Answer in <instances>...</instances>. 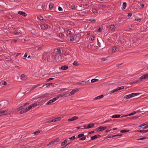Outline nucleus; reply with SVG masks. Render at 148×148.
I'll return each mask as SVG.
<instances>
[{
    "label": "nucleus",
    "instance_id": "37",
    "mask_svg": "<svg viewBox=\"0 0 148 148\" xmlns=\"http://www.w3.org/2000/svg\"><path fill=\"white\" fill-rule=\"evenodd\" d=\"M73 64L74 65H75V66H77L78 65L77 62L76 61H75L73 62Z\"/></svg>",
    "mask_w": 148,
    "mask_h": 148
},
{
    "label": "nucleus",
    "instance_id": "1",
    "mask_svg": "<svg viewBox=\"0 0 148 148\" xmlns=\"http://www.w3.org/2000/svg\"><path fill=\"white\" fill-rule=\"evenodd\" d=\"M148 78V74H145L142 76L140 77L139 78V81L143 80L144 79H146Z\"/></svg>",
    "mask_w": 148,
    "mask_h": 148
},
{
    "label": "nucleus",
    "instance_id": "44",
    "mask_svg": "<svg viewBox=\"0 0 148 148\" xmlns=\"http://www.w3.org/2000/svg\"><path fill=\"white\" fill-rule=\"evenodd\" d=\"M53 7V5L52 4H50L49 5V9H51Z\"/></svg>",
    "mask_w": 148,
    "mask_h": 148
},
{
    "label": "nucleus",
    "instance_id": "48",
    "mask_svg": "<svg viewBox=\"0 0 148 148\" xmlns=\"http://www.w3.org/2000/svg\"><path fill=\"white\" fill-rule=\"evenodd\" d=\"M19 33L20 34H21V33L20 32L19 33L17 31H15L14 32V34L16 35H18L19 34Z\"/></svg>",
    "mask_w": 148,
    "mask_h": 148
},
{
    "label": "nucleus",
    "instance_id": "11",
    "mask_svg": "<svg viewBox=\"0 0 148 148\" xmlns=\"http://www.w3.org/2000/svg\"><path fill=\"white\" fill-rule=\"evenodd\" d=\"M94 126V123H91L89 124L87 127V129H89L91 127H92Z\"/></svg>",
    "mask_w": 148,
    "mask_h": 148
},
{
    "label": "nucleus",
    "instance_id": "7",
    "mask_svg": "<svg viewBox=\"0 0 148 148\" xmlns=\"http://www.w3.org/2000/svg\"><path fill=\"white\" fill-rule=\"evenodd\" d=\"M79 90V89L78 88H76L74 90H72L70 92V93L71 95H74L76 92H78Z\"/></svg>",
    "mask_w": 148,
    "mask_h": 148
},
{
    "label": "nucleus",
    "instance_id": "21",
    "mask_svg": "<svg viewBox=\"0 0 148 148\" xmlns=\"http://www.w3.org/2000/svg\"><path fill=\"white\" fill-rule=\"evenodd\" d=\"M53 140L54 141V143L55 144V143H57V142H58L60 140V139H59V138H57L54 139H53Z\"/></svg>",
    "mask_w": 148,
    "mask_h": 148
},
{
    "label": "nucleus",
    "instance_id": "62",
    "mask_svg": "<svg viewBox=\"0 0 148 148\" xmlns=\"http://www.w3.org/2000/svg\"><path fill=\"white\" fill-rule=\"evenodd\" d=\"M106 60V58H102L101 59V60L102 61H105Z\"/></svg>",
    "mask_w": 148,
    "mask_h": 148
},
{
    "label": "nucleus",
    "instance_id": "13",
    "mask_svg": "<svg viewBox=\"0 0 148 148\" xmlns=\"http://www.w3.org/2000/svg\"><path fill=\"white\" fill-rule=\"evenodd\" d=\"M41 28L43 29H45L48 28V26L47 25H42L41 26Z\"/></svg>",
    "mask_w": 148,
    "mask_h": 148
},
{
    "label": "nucleus",
    "instance_id": "30",
    "mask_svg": "<svg viewBox=\"0 0 148 148\" xmlns=\"http://www.w3.org/2000/svg\"><path fill=\"white\" fill-rule=\"evenodd\" d=\"M38 18L42 22H43V18L42 16H39Z\"/></svg>",
    "mask_w": 148,
    "mask_h": 148
},
{
    "label": "nucleus",
    "instance_id": "58",
    "mask_svg": "<svg viewBox=\"0 0 148 148\" xmlns=\"http://www.w3.org/2000/svg\"><path fill=\"white\" fill-rule=\"evenodd\" d=\"M94 132V131H92L90 132H88V134H91L93 133Z\"/></svg>",
    "mask_w": 148,
    "mask_h": 148
},
{
    "label": "nucleus",
    "instance_id": "64",
    "mask_svg": "<svg viewBox=\"0 0 148 148\" xmlns=\"http://www.w3.org/2000/svg\"><path fill=\"white\" fill-rule=\"evenodd\" d=\"M71 8L73 9H74L75 8V5H71Z\"/></svg>",
    "mask_w": 148,
    "mask_h": 148
},
{
    "label": "nucleus",
    "instance_id": "27",
    "mask_svg": "<svg viewBox=\"0 0 148 148\" xmlns=\"http://www.w3.org/2000/svg\"><path fill=\"white\" fill-rule=\"evenodd\" d=\"M32 107L31 105H30L28 107V108H27L25 109H26L27 110V111L31 109L32 108Z\"/></svg>",
    "mask_w": 148,
    "mask_h": 148
},
{
    "label": "nucleus",
    "instance_id": "34",
    "mask_svg": "<svg viewBox=\"0 0 148 148\" xmlns=\"http://www.w3.org/2000/svg\"><path fill=\"white\" fill-rule=\"evenodd\" d=\"M86 136H85L82 138H81L79 139V140H84L86 139Z\"/></svg>",
    "mask_w": 148,
    "mask_h": 148
},
{
    "label": "nucleus",
    "instance_id": "29",
    "mask_svg": "<svg viewBox=\"0 0 148 148\" xmlns=\"http://www.w3.org/2000/svg\"><path fill=\"white\" fill-rule=\"evenodd\" d=\"M67 141L66 140H64L63 142L61 143V145L63 146L65 144L67 143Z\"/></svg>",
    "mask_w": 148,
    "mask_h": 148
},
{
    "label": "nucleus",
    "instance_id": "9",
    "mask_svg": "<svg viewBox=\"0 0 148 148\" xmlns=\"http://www.w3.org/2000/svg\"><path fill=\"white\" fill-rule=\"evenodd\" d=\"M18 13L24 16H27V14L23 11H19L18 12Z\"/></svg>",
    "mask_w": 148,
    "mask_h": 148
},
{
    "label": "nucleus",
    "instance_id": "2",
    "mask_svg": "<svg viewBox=\"0 0 148 148\" xmlns=\"http://www.w3.org/2000/svg\"><path fill=\"white\" fill-rule=\"evenodd\" d=\"M50 94L49 93H46L41 96L39 97V98L41 99H43L44 98L48 97L50 96Z\"/></svg>",
    "mask_w": 148,
    "mask_h": 148
},
{
    "label": "nucleus",
    "instance_id": "8",
    "mask_svg": "<svg viewBox=\"0 0 148 148\" xmlns=\"http://www.w3.org/2000/svg\"><path fill=\"white\" fill-rule=\"evenodd\" d=\"M104 96L103 95H101L100 96H98L94 98V100H96L98 99H99L101 98H102L104 97Z\"/></svg>",
    "mask_w": 148,
    "mask_h": 148
},
{
    "label": "nucleus",
    "instance_id": "24",
    "mask_svg": "<svg viewBox=\"0 0 148 148\" xmlns=\"http://www.w3.org/2000/svg\"><path fill=\"white\" fill-rule=\"evenodd\" d=\"M126 2H124L123 4V7H122V9H125L126 6Z\"/></svg>",
    "mask_w": 148,
    "mask_h": 148
},
{
    "label": "nucleus",
    "instance_id": "59",
    "mask_svg": "<svg viewBox=\"0 0 148 148\" xmlns=\"http://www.w3.org/2000/svg\"><path fill=\"white\" fill-rule=\"evenodd\" d=\"M91 22H94L95 21V19H91L89 20Z\"/></svg>",
    "mask_w": 148,
    "mask_h": 148
},
{
    "label": "nucleus",
    "instance_id": "47",
    "mask_svg": "<svg viewBox=\"0 0 148 148\" xmlns=\"http://www.w3.org/2000/svg\"><path fill=\"white\" fill-rule=\"evenodd\" d=\"M70 40L71 41H73L74 40V38L73 36H71L70 37Z\"/></svg>",
    "mask_w": 148,
    "mask_h": 148
},
{
    "label": "nucleus",
    "instance_id": "33",
    "mask_svg": "<svg viewBox=\"0 0 148 148\" xmlns=\"http://www.w3.org/2000/svg\"><path fill=\"white\" fill-rule=\"evenodd\" d=\"M118 90H117V88L116 89H114V90H113L111 91V93H113L114 92H116Z\"/></svg>",
    "mask_w": 148,
    "mask_h": 148
},
{
    "label": "nucleus",
    "instance_id": "41",
    "mask_svg": "<svg viewBox=\"0 0 148 148\" xmlns=\"http://www.w3.org/2000/svg\"><path fill=\"white\" fill-rule=\"evenodd\" d=\"M1 83L3 85H6L7 84V83L5 81L2 82Z\"/></svg>",
    "mask_w": 148,
    "mask_h": 148
},
{
    "label": "nucleus",
    "instance_id": "63",
    "mask_svg": "<svg viewBox=\"0 0 148 148\" xmlns=\"http://www.w3.org/2000/svg\"><path fill=\"white\" fill-rule=\"evenodd\" d=\"M27 53H25V54L24 55V58H26V57H27Z\"/></svg>",
    "mask_w": 148,
    "mask_h": 148
},
{
    "label": "nucleus",
    "instance_id": "3",
    "mask_svg": "<svg viewBox=\"0 0 148 148\" xmlns=\"http://www.w3.org/2000/svg\"><path fill=\"white\" fill-rule=\"evenodd\" d=\"M107 127L106 126H105V127H102V126H100L98 127V129L97 130V132H99L101 131L102 130H103L107 128Z\"/></svg>",
    "mask_w": 148,
    "mask_h": 148
},
{
    "label": "nucleus",
    "instance_id": "26",
    "mask_svg": "<svg viewBox=\"0 0 148 148\" xmlns=\"http://www.w3.org/2000/svg\"><path fill=\"white\" fill-rule=\"evenodd\" d=\"M129 131V130H122L120 131L121 132V133H125L128 132Z\"/></svg>",
    "mask_w": 148,
    "mask_h": 148
},
{
    "label": "nucleus",
    "instance_id": "46",
    "mask_svg": "<svg viewBox=\"0 0 148 148\" xmlns=\"http://www.w3.org/2000/svg\"><path fill=\"white\" fill-rule=\"evenodd\" d=\"M146 137H143L142 138H140L137 139V140H142L144 139H146Z\"/></svg>",
    "mask_w": 148,
    "mask_h": 148
},
{
    "label": "nucleus",
    "instance_id": "28",
    "mask_svg": "<svg viewBox=\"0 0 148 148\" xmlns=\"http://www.w3.org/2000/svg\"><path fill=\"white\" fill-rule=\"evenodd\" d=\"M60 97V95H58V96L56 97H55V98H53V100H54L55 101L56 100L58 99Z\"/></svg>",
    "mask_w": 148,
    "mask_h": 148
},
{
    "label": "nucleus",
    "instance_id": "6",
    "mask_svg": "<svg viewBox=\"0 0 148 148\" xmlns=\"http://www.w3.org/2000/svg\"><path fill=\"white\" fill-rule=\"evenodd\" d=\"M97 136H99V137L101 136L99 134H97V135H95L94 136H92L91 137V139L90 140H95V139L98 138V137Z\"/></svg>",
    "mask_w": 148,
    "mask_h": 148
},
{
    "label": "nucleus",
    "instance_id": "4",
    "mask_svg": "<svg viewBox=\"0 0 148 148\" xmlns=\"http://www.w3.org/2000/svg\"><path fill=\"white\" fill-rule=\"evenodd\" d=\"M79 117L77 116H74L73 117H72L70 119H69L68 120V121H74L75 120H77L78 119Z\"/></svg>",
    "mask_w": 148,
    "mask_h": 148
},
{
    "label": "nucleus",
    "instance_id": "12",
    "mask_svg": "<svg viewBox=\"0 0 148 148\" xmlns=\"http://www.w3.org/2000/svg\"><path fill=\"white\" fill-rule=\"evenodd\" d=\"M136 113V112L135 111H134L132 113H130L128 115H123V116H121V118H123L124 117H125V116H131V115H132L134 114H135Z\"/></svg>",
    "mask_w": 148,
    "mask_h": 148
},
{
    "label": "nucleus",
    "instance_id": "51",
    "mask_svg": "<svg viewBox=\"0 0 148 148\" xmlns=\"http://www.w3.org/2000/svg\"><path fill=\"white\" fill-rule=\"evenodd\" d=\"M147 125V123H143V124L140 125L139 126V127H143V126H144V125Z\"/></svg>",
    "mask_w": 148,
    "mask_h": 148
},
{
    "label": "nucleus",
    "instance_id": "17",
    "mask_svg": "<svg viewBox=\"0 0 148 148\" xmlns=\"http://www.w3.org/2000/svg\"><path fill=\"white\" fill-rule=\"evenodd\" d=\"M132 97L131 94L128 95H126L124 97V98H126L127 99H130Z\"/></svg>",
    "mask_w": 148,
    "mask_h": 148
},
{
    "label": "nucleus",
    "instance_id": "43",
    "mask_svg": "<svg viewBox=\"0 0 148 148\" xmlns=\"http://www.w3.org/2000/svg\"><path fill=\"white\" fill-rule=\"evenodd\" d=\"M57 52L58 53H61V50L60 49L58 48L57 49Z\"/></svg>",
    "mask_w": 148,
    "mask_h": 148
},
{
    "label": "nucleus",
    "instance_id": "40",
    "mask_svg": "<svg viewBox=\"0 0 148 148\" xmlns=\"http://www.w3.org/2000/svg\"><path fill=\"white\" fill-rule=\"evenodd\" d=\"M122 135V134H116V135H113L112 136V137H115V136H121Z\"/></svg>",
    "mask_w": 148,
    "mask_h": 148
},
{
    "label": "nucleus",
    "instance_id": "45",
    "mask_svg": "<svg viewBox=\"0 0 148 148\" xmlns=\"http://www.w3.org/2000/svg\"><path fill=\"white\" fill-rule=\"evenodd\" d=\"M53 79H54V78H50L47 79L46 82H47L49 81L50 80Z\"/></svg>",
    "mask_w": 148,
    "mask_h": 148
},
{
    "label": "nucleus",
    "instance_id": "25",
    "mask_svg": "<svg viewBox=\"0 0 148 148\" xmlns=\"http://www.w3.org/2000/svg\"><path fill=\"white\" fill-rule=\"evenodd\" d=\"M27 109H25L24 110H21L20 112V113L21 114H23V113H25V112H27Z\"/></svg>",
    "mask_w": 148,
    "mask_h": 148
},
{
    "label": "nucleus",
    "instance_id": "56",
    "mask_svg": "<svg viewBox=\"0 0 148 148\" xmlns=\"http://www.w3.org/2000/svg\"><path fill=\"white\" fill-rule=\"evenodd\" d=\"M66 94H59V95H60V97H62L63 96H64Z\"/></svg>",
    "mask_w": 148,
    "mask_h": 148
},
{
    "label": "nucleus",
    "instance_id": "31",
    "mask_svg": "<svg viewBox=\"0 0 148 148\" xmlns=\"http://www.w3.org/2000/svg\"><path fill=\"white\" fill-rule=\"evenodd\" d=\"M84 136V134H79L78 136V138H81L83 136Z\"/></svg>",
    "mask_w": 148,
    "mask_h": 148
},
{
    "label": "nucleus",
    "instance_id": "55",
    "mask_svg": "<svg viewBox=\"0 0 148 148\" xmlns=\"http://www.w3.org/2000/svg\"><path fill=\"white\" fill-rule=\"evenodd\" d=\"M58 9L60 11H61L62 10V8L61 7H58Z\"/></svg>",
    "mask_w": 148,
    "mask_h": 148
},
{
    "label": "nucleus",
    "instance_id": "57",
    "mask_svg": "<svg viewBox=\"0 0 148 148\" xmlns=\"http://www.w3.org/2000/svg\"><path fill=\"white\" fill-rule=\"evenodd\" d=\"M59 36L60 37H62L63 36V34L62 33H60L59 34Z\"/></svg>",
    "mask_w": 148,
    "mask_h": 148
},
{
    "label": "nucleus",
    "instance_id": "38",
    "mask_svg": "<svg viewBox=\"0 0 148 148\" xmlns=\"http://www.w3.org/2000/svg\"><path fill=\"white\" fill-rule=\"evenodd\" d=\"M31 105L32 107H34V106H36L37 105V103H34L31 104Z\"/></svg>",
    "mask_w": 148,
    "mask_h": 148
},
{
    "label": "nucleus",
    "instance_id": "52",
    "mask_svg": "<svg viewBox=\"0 0 148 148\" xmlns=\"http://www.w3.org/2000/svg\"><path fill=\"white\" fill-rule=\"evenodd\" d=\"M141 20V19L140 18H136L135 20L136 21H140Z\"/></svg>",
    "mask_w": 148,
    "mask_h": 148
},
{
    "label": "nucleus",
    "instance_id": "42",
    "mask_svg": "<svg viewBox=\"0 0 148 148\" xmlns=\"http://www.w3.org/2000/svg\"><path fill=\"white\" fill-rule=\"evenodd\" d=\"M124 88V87L123 86H122L121 87H118L117 88V90H120L121 89H123V88Z\"/></svg>",
    "mask_w": 148,
    "mask_h": 148
},
{
    "label": "nucleus",
    "instance_id": "14",
    "mask_svg": "<svg viewBox=\"0 0 148 148\" xmlns=\"http://www.w3.org/2000/svg\"><path fill=\"white\" fill-rule=\"evenodd\" d=\"M121 116V115L120 114H115L112 115L111 117L113 118H119Z\"/></svg>",
    "mask_w": 148,
    "mask_h": 148
},
{
    "label": "nucleus",
    "instance_id": "19",
    "mask_svg": "<svg viewBox=\"0 0 148 148\" xmlns=\"http://www.w3.org/2000/svg\"><path fill=\"white\" fill-rule=\"evenodd\" d=\"M147 131V130H138L137 131L140 132V133H146L147 132H148V131Z\"/></svg>",
    "mask_w": 148,
    "mask_h": 148
},
{
    "label": "nucleus",
    "instance_id": "20",
    "mask_svg": "<svg viewBox=\"0 0 148 148\" xmlns=\"http://www.w3.org/2000/svg\"><path fill=\"white\" fill-rule=\"evenodd\" d=\"M99 81V80L97 79H93L91 80V82L92 83H94L95 82H97Z\"/></svg>",
    "mask_w": 148,
    "mask_h": 148
},
{
    "label": "nucleus",
    "instance_id": "36",
    "mask_svg": "<svg viewBox=\"0 0 148 148\" xmlns=\"http://www.w3.org/2000/svg\"><path fill=\"white\" fill-rule=\"evenodd\" d=\"M75 136H73L71 138H69V139L70 140H74L75 138Z\"/></svg>",
    "mask_w": 148,
    "mask_h": 148
},
{
    "label": "nucleus",
    "instance_id": "5",
    "mask_svg": "<svg viewBox=\"0 0 148 148\" xmlns=\"http://www.w3.org/2000/svg\"><path fill=\"white\" fill-rule=\"evenodd\" d=\"M109 29L111 31H114L116 27L114 24H111L109 26Z\"/></svg>",
    "mask_w": 148,
    "mask_h": 148
},
{
    "label": "nucleus",
    "instance_id": "23",
    "mask_svg": "<svg viewBox=\"0 0 148 148\" xmlns=\"http://www.w3.org/2000/svg\"><path fill=\"white\" fill-rule=\"evenodd\" d=\"M53 84H54L52 83L47 84H45V85H43L41 87H44L45 86H47V87L48 86H49L50 85H53Z\"/></svg>",
    "mask_w": 148,
    "mask_h": 148
},
{
    "label": "nucleus",
    "instance_id": "61",
    "mask_svg": "<svg viewBox=\"0 0 148 148\" xmlns=\"http://www.w3.org/2000/svg\"><path fill=\"white\" fill-rule=\"evenodd\" d=\"M95 38V37L94 36H92V37L91 38V39L92 40H94Z\"/></svg>",
    "mask_w": 148,
    "mask_h": 148
},
{
    "label": "nucleus",
    "instance_id": "18",
    "mask_svg": "<svg viewBox=\"0 0 148 148\" xmlns=\"http://www.w3.org/2000/svg\"><path fill=\"white\" fill-rule=\"evenodd\" d=\"M140 94H141V93H140ZM139 93H133L131 94V95L132 97H133L136 96H137V95H139Z\"/></svg>",
    "mask_w": 148,
    "mask_h": 148
},
{
    "label": "nucleus",
    "instance_id": "15",
    "mask_svg": "<svg viewBox=\"0 0 148 148\" xmlns=\"http://www.w3.org/2000/svg\"><path fill=\"white\" fill-rule=\"evenodd\" d=\"M54 101H55L53 100V99H52L50 100H49V101H48L46 104V105H50L52 103H53Z\"/></svg>",
    "mask_w": 148,
    "mask_h": 148
},
{
    "label": "nucleus",
    "instance_id": "39",
    "mask_svg": "<svg viewBox=\"0 0 148 148\" xmlns=\"http://www.w3.org/2000/svg\"><path fill=\"white\" fill-rule=\"evenodd\" d=\"M40 132V131L39 130H38L37 131H36L34 132V134L35 135H37L38 133H39Z\"/></svg>",
    "mask_w": 148,
    "mask_h": 148
},
{
    "label": "nucleus",
    "instance_id": "32",
    "mask_svg": "<svg viewBox=\"0 0 148 148\" xmlns=\"http://www.w3.org/2000/svg\"><path fill=\"white\" fill-rule=\"evenodd\" d=\"M62 119L60 117H59L55 119V120H56V121H60Z\"/></svg>",
    "mask_w": 148,
    "mask_h": 148
},
{
    "label": "nucleus",
    "instance_id": "50",
    "mask_svg": "<svg viewBox=\"0 0 148 148\" xmlns=\"http://www.w3.org/2000/svg\"><path fill=\"white\" fill-rule=\"evenodd\" d=\"M89 81V80H88L87 79H85L84 81H82V82L85 83H86L88 82Z\"/></svg>",
    "mask_w": 148,
    "mask_h": 148
},
{
    "label": "nucleus",
    "instance_id": "54",
    "mask_svg": "<svg viewBox=\"0 0 148 148\" xmlns=\"http://www.w3.org/2000/svg\"><path fill=\"white\" fill-rule=\"evenodd\" d=\"M139 81V80H135V81H134V82H131V84H134V83H136V82H138Z\"/></svg>",
    "mask_w": 148,
    "mask_h": 148
},
{
    "label": "nucleus",
    "instance_id": "49",
    "mask_svg": "<svg viewBox=\"0 0 148 148\" xmlns=\"http://www.w3.org/2000/svg\"><path fill=\"white\" fill-rule=\"evenodd\" d=\"M7 112V111L6 110H3V111H1L0 110V113H4Z\"/></svg>",
    "mask_w": 148,
    "mask_h": 148
},
{
    "label": "nucleus",
    "instance_id": "60",
    "mask_svg": "<svg viewBox=\"0 0 148 148\" xmlns=\"http://www.w3.org/2000/svg\"><path fill=\"white\" fill-rule=\"evenodd\" d=\"M101 31V28H99V29L97 30V31L100 32Z\"/></svg>",
    "mask_w": 148,
    "mask_h": 148
},
{
    "label": "nucleus",
    "instance_id": "53",
    "mask_svg": "<svg viewBox=\"0 0 148 148\" xmlns=\"http://www.w3.org/2000/svg\"><path fill=\"white\" fill-rule=\"evenodd\" d=\"M36 88L35 86L33 87L32 88H31V89H30V90H28L27 91H31L32 90H33L35 88Z\"/></svg>",
    "mask_w": 148,
    "mask_h": 148
},
{
    "label": "nucleus",
    "instance_id": "35",
    "mask_svg": "<svg viewBox=\"0 0 148 148\" xmlns=\"http://www.w3.org/2000/svg\"><path fill=\"white\" fill-rule=\"evenodd\" d=\"M92 11L94 13H97V10L96 9H92Z\"/></svg>",
    "mask_w": 148,
    "mask_h": 148
},
{
    "label": "nucleus",
    "instance_id": "16",
    "mask_svg": "<svg viewBox=\"0 0 148 148\" xmlns=\"http://www.w3.org/2000/svg\"><path fill=\"white\" fill-rule=\"evenodd\" d=\"M43 5L42 3L38 5L37 6V9L38 10H40L41 8H42Z\"/></svg>",
    "mask_w": 148,
    "mask_h": 148
},
{
    "label": "nucleus",
    "instance_id": "22",
    "mask_svg": "<svg viewBox=\"0 0 148 148\" xmlns=\"http://www.w3.org/2000/svg\"><path fill=\"white\" fill-rule=\"evenodd\" d=\"M112 51L114 52H115L117 51V48L116 47H112Z\"/></svg>",
    "mask_w": 148,
    "mask_h": 148
},
{
    "label": "nucleus",
    "instance_id": "10",
    "mask_svg": "<svg viewBox=\"0 0 148 148\" xmlns=\"http://www.w3.org/2000/svg\"><path fill=\"white\" fill-rule=\"evenodd\" d=\"M68 66L64 65L62 66L61 67V69L62 70H66L68 69Z\"/></svg>",
    "mask_w": 148,
    "mask_h": 148
}]
</instances>
